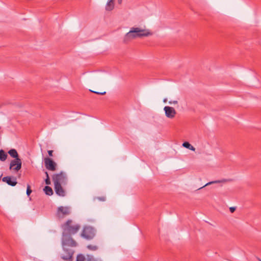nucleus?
<instances>
[{
    "label": "nucleus",
    "instance_id": "8",
    "mask_svg": "<svg viewBox=\"0 0 261 261\" xmlns=\"http://www.w3.org/2000/svg\"><path fill=\"white\" fill-rule=\"evenodd\" d=\"M22 162L20 158L12 160L10 164V169L15 171H19L21 168Z\"/></svg>",
    "mask_w": 261,
    "mask_h": 261
},
{
    "label": "nucleus",
    "instance_id": "25",
    "mask_svg": "<svg viewBox=\"0 0 261 261\" xmlns=\"http://www.w3.org/2000/svg\"><path fill=\"white\" fill-rule=\"evenodd\" d=\"M96 199H98L99 200L101 201H105L106 200V197L104 196L102 197H97Z\"/></svg>",
    "mask_w": 261,
    "mask_h": 261
},
{
    "label": "nucleus",
    "instance_id": "29",
    "mask_svg": "<svg viewBox=\"0 0 261 261\" xmlns=\"http://www.w3.org/2000/svg\"><path fill=\"white\" fill-rule=\"evenodd\" d=\"M189 149L191 150L192 151H194L195 148L192 145H191L190 146V148H189Z\"/></svg>",
    "mask_w": 261,
    "mask_h": 261
},
{
    "label": "nucleus",
    "instance_id": "15",
    "mask_svg": "<svg viewBox=\"0 0 261 261\" xmlns=\"http://www.w3.org/2000/svg\"><path fill=\"white\" fill-rule=\"evenodd\" d=\"M43 190L45 194L47 195L51 196L53 194V191L51 188L48 186H45Z\"/></svg>",
    "mask_w": 261,
    "mask_h": 261
},
{
    "label": "nucleus",
    "instance_id": "6",
    "mask_svg": "<svg viewBox=\"0 0 261 261\" xmlns=\"http://www.w3.org/2000/svg\"><path fill=\"white\" fill-rule=\"evenodd\" d=\"M70 214V208L68 206H59L57 211L56 216L59 219H62Z\"/></svg>",
    "mask_w": 261,
    "mask_h": 261
},
{
    "label": "nucleus",
    "instance_id": "26",
    "mask_svg": "<svg viewBox=\"0 0 261 261\" xmlns=\"http://www.w3.org/2000/svg\"><path fill=\"white\" fill-rule=\"evenodd\" d=\"M236 210V207H230L229 208L230 212L232 213H233Z\"/></svg>",
    "mask_w": 261,
    "mask_h": 261
},
{
    "label": "nucleus",
    "instance_id": "4",
    "mask_svg": "<svg viewBox=\"0 0 261 261\" xmlns=\"http://www.w3.org/2000/svg\"><path fill=\"white\" fill-rule=\"evenodd\" d=\"M95 235V229L91 226H85L84 227L81 236L86 240L92 239Z\"/></svg>",
    "mask_w": 261,
    "mask_h": 261
},
{
    "label": "nucleus",
    "instance_id": "14",
    "mask_svg": "<svg viewBox=\"0 0 261 261\" xmlns=\"http://www.w3.org/2000/svg\"><path fill=\"white\" fill-rule=\"evenodd\" d=\"M8 155L3 149L0 150V161L4 162L6 160Z\"/></svg>",
    "mask_w": 261,
    "mask_h": 261
},
{
    "label": "nucleus",
    "instance_id": "12",
    "mask_svg": "<svg viewBox=\"0 0 261 261\" xmlns=\"http://www.w3.org/2000/svg\"><path fill=\"white\" fill-rule=\"evenodd\" d=\"M63 248L64 253L61 255V258L65 260H68L71 259L73 255L72 250L70 249H65L64 247H63Z\"/></svg>",
    "mask_w": 261,
    "mask_h": 261
},
{
    "label": "nucleus",
    "instance_id": "30",
    "mask_svg": "<svg viewBox=\"0 0 261 261\" xmlns=\"http://www.w3.org/2000/svg\"><path fill=\"white\" fill-rule=\"evenodd\" d=\"M163 101H164V102H166L167 101V99H166V98L164 99V100H163Z\"/></svg>",
    "mask_w": 261,
    "mask_h": 261
},
{
    "label": "nucleus",
    "instance_id": "2",
    "mask_svg": "<svg viewBox=\"0 0 261 261\" xmlns=\"http://www.w3.org/2000/svg\"><path fill=\"white\" fill-rule=\"evenodd\" d=\"M72 220L69 219L62 225V228L63 230V234L72 235L77 233L80 230L81 228L80 225L76 224L72 225Z\"/></svg>",
    "mask_w": 261,
    "mask_h": 261
},
{
    "label": "nucleus",
    "instance_id": "24",
    "mask_svg": "<svg viewBox=\"0 0 261 261\" xmlns=\"http://www.w3.org/2000/svg\"><path fill=\"white\" fill-rule=\"evenodd\" d=\"M90 91L93 92V93H96L97 94H99V95H105L106 93V92H105V91L103 92H96V91H92V90H90Z\"/></svg>",
    "mask_w": 261,
    "mask_h": 261
},
{
    "label": "nucleus",
    "instance_id": "19",
    "mask_svg": "<svg viewBox=\"0 0 261 261\" xmlns=\"http://www.w3.org/2000/svg\"><path fill=\"white\" fill-rule=\"evenodd\" d=\"M87 248L91 250L95 251L97 249V247L95 245H89L87 246Z\"/></svg>",
    "mask_w": 261,
    "mask_h": 261
},
{
    "label": "nucleus",
    "instance_id": "17",
    "mask_svg": "<svg viewBox=\"0 0 261 261\" xmlns=\"http://www.w3.org/2000/svg\"><path fill=\"white\" fill-rule=\"evenodd\" d=\"M45 174L46 176V178L45 179V182L46 185H50L51 182H50V178H49V175H48V174L47 172L45 171Z\"/></svg>",
    "mask_w": 261,
    "mask_h": 261
},
{
    "label": "nucleus",
    "instance_id": "7",
    "mask_svg": "<svg viewBox=\"0 0 261 261\" xmlns=\"http://www.w3.org/2000/svg\"><path fill=\"white\" fill-rule=\"evenodd\" d=\"M45 168L50 171H54L56 170L57 164L50 158H45L44 160Z\"/></svg>",
    "mask_w": 261,
    "mask_h": 261
},
{
    "label": "nucleus",
    "instance_id": "27",
    "mask_svg": "<svg viewBox=\"0 0 261 261\" xmlns=\"http://www.w3.org/2000/svg\"><path fill=\"white\" fill-rule=\"evenodd\" d=\"M178 103V101L177 100H173V101H169V104H174V105H176V104H177Z\"/></svg>",
    "mask_w": 261,
    "mask_h": 261
},
{
    "label": "nucleus",
    "instance_id": "21",
    "mask_svg": "<svg viewBox=\"0 0 261 261\" xmlns=\"http://www.w3.org/2000/svg\"><path fill=\"white\" fill-rule=\"evenodd\" d=\"M85 257L82 254L79 255L77 256L76 261H84Z\"/></svg>",
    "mask_w": 261,
    "mask_h": 261
},
{
    "label": "nucleus",
    "instance_id": "22",
    "mask_svg": "<svg viewBox=\"0 0 261 261\" xmlns=\"http://www.w3.org/2000/svg\"><path fill=\"white\" fill-rule=\"evenodd\" d=\"M87 261H101V260L95 259L92 256L88 255V258H87Z\"/></svg>",
    "mask_w": 261,
    "mask_h": 261
},
{
    "label": "nucleus",
    "instance_id": "23",
    "mask_svg": "<svg viewBox=\"0 0 261 261\" xmlns=\"http://www.w3.org/2000/svg\"><path fill=\"white\" fill-rule=\"evenodd\" d=\"M191 144L188 142H185L182 144V146L186 148H190Z\"/></svg>",
    "mask_w": 261,
    "mask_h": 261
},
{
    "label": "nucleus",
    "instance_id": "20",
    "mask_svg": "<svg viewBox=\"0 0 261 261\" xmlns=\"http://www.w3.org/2000/svg\"><path fill=\"white\" fill-rule=\"evenodd\" d=\"M32 191L31 189V186L28 184L27 185V195L28 196H29L32 193Z\"/></svg>",
    "mask_w": 261,
    "mask_h": 261
},
{
    "label": "nucleus",
    "instance_id": "33",
    "mask_svg": "<svg viewBox=\"0 0 261 261\" xmlns=\"http://www.w3.org/2000/svg\"><path fill=\"white\" fill-rule=\"evenodd\" d=\"M258 260H259V261H261V259H259V258H258Z\"/></svg>",
    "mask_w": 261,
    "mask_h": 261
},
{
    "label": "nucleus",
    "instance_id": "11",
    "mask_svg": "<svg viewBox=\"0 0 261 261\" xmlns=\"http://www.w3.org/2000/svg\"><path fill=\"white\" fill-rule=\"evenodd\" d=\"M63 186L60 184L54 185L56 193L61 197H64L66 195V191L63 188Z\"/></svg>",
    "mask_w": 261,
    "mask_h": 261
},
{
    "label": "nucleus",
    "instance_id": "9",
    "mask_svg": "<svg viewBox=\"0 0 261 261\" xmlns=\"http://www.w3.org/2000/svg\"><path fill=\"white\" fill-rule=\"evenodd\" d=\"M164 111H165V116L170 119L174 118L176 114L175 110L173 107L169 106H165Z\"/></svg>",
    "mask_w": 261,
    "mask_h": 261
},
{
    "label": "nucleus",
    "instance_id": "5",
    "mask_svg": "<svg viewBox=\"0 0 261 261\" xmlns=\"http://www.w3.org/2000/svg\"><path fill=\"white\" fill-rule=\"evenodd\" d=\"M71 236L63 233L62 242L63 247L65 246L70 247H75L76 246V242L72 239Z\"/></svg>",
    "mask_w": 261,
    "mask_h": 261
},
{
    "label": "nucleus",
    "instance_id": "10",
    "mask_svg": "<svg viewBox=\"0 0 261 261\" xmlns=\"http://www.w3.org/2000/svg\"><path fill=\"white\" fill-rule=\"evenodd\" d=\"M2 181L6 182L8 185L14 187L17 184L16 177L7 176L2 178Z\"/></svg>",
    "mask_w": 261,
    "mask_h": 261
},
{
    "label": "nucleus",
    "instance_id": "32",
    "mask_svg": "<svg viewBox=\"0 0 261 261\" xmlns=\"http://www.w3.org/2000/svg\"><path fill=\"white\" fill-rule=\"evenodd\" d=\"M114 0H108V1L113 2Z\"/></svg>",
    "mask_w": 261,
    "mask_h": 261
},
{
    "label": "nucleus",
    "instance_id": "31",
    "mask_svg": "<svg viewBox=\"0 0 261 261\" xmlns=\"http://www.w3.org/2000/svg\"><path fill=\"white\" fill-rule=\"evenodd\" d=\"M122 2V0H118V3L120 4Z\"/></svg>",
    "mask_w": 261,
    "mask_h": 261
},
{
    "label": "nucleus",
    "instance_id": "13",
    "mask_svg": "<svg viewBox=\"0 0 261 261\" xmlns=\"http://www.w3.org/2000/svg\"><path fill=\"white\" fill-rule=\"evenodd\" d=\"M9 155L14 159L19 158L17 150L15 149H11L8 151Z\"/></svg>",
    "mask_w": 261,
    "mask_h": 261
},
{
    "label": "nucleus",
    "instance_id": "28",
    "mask_svg": "<svg viewBox=\"0 0 261 261\" xmlns=\"http://www.w3.org/2000/svg\"><path fill=\"white\" fill-rule=\"evenodd\" d=\"M47 152H48V154L49 156H53V150H48Z\"/></svg>",
    "mask_w": 261,
    "mask_h": 261
},
{
    "label": "nucleus",
    "instance_id": "3",
    "mask_svg": "<svg viewBox=\"0 0 261 261\" xmlns=\"http://www.w3.org/2000/svg\"><path fill=\"white\" fill-rule=\"evenodd\" d=\"M52 179L54 185L60 184L63 186L67 184L68 180L66 173L63 171L53 174Z\"/></svg>",
    "mask_w": 261,
    "mask_h": 261
},
{
    "label": "nucleus",
    "instance_id": "16",
    "mask_svg": "<svg viewBox=\"0 0 261 261\" xmlns=\"http://www.w3.org/2000/svg\"><path fill=\"white\" fill-rule=\"evenodd\" d=\"M114 9L113 2L108 1L106 6V10L107 11H111Z\"/></svg>",
    "mask_w": 261,
    "mask_h": 261
},
{
    "label": "nucleus",
    "instance_id": "18",
    "mask_svg": "<svg viewBox=\"0 0 261 261\" xmlns=\"http://www.w3.org/2000/svg\"><path fill=\"white\" fill-rule=\"evenodd\" d=\"M226 180H226V179H223L222 180H215V181H210V182L206 184L204 186H203V187H205L207 185H210L214 184V183H220L222 182L226 181Z\"/></svg>",
    "mask_w": 261,
    "mask_h": 261
},
{
    "label": "nucleus",
    "instance_id": "1",
    "mask_svg": "<svg viewBox=\"0 0 261 261\" xmlns=\"http://www.w3.org/2000/svg\"><path fill=\"white\" fill-rule=\"evenodd\" d=\"M151 35L148 30L142 29L139 28H132L126 34L124 37V41L128 42L137 37H147Z\"/></svg>",
    "mask_w": 261,
    "mask_h": 261
}]
</instances>
